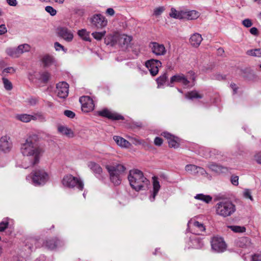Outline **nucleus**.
Returning a JSON list of instances; mask_svg holds the SVG:
<instances>
[{"instance_id": "nucleus-1", "label": "nucleus", "mask_w": 261, "mask_h": 261, "mask_svg": "<svg viewBox=\"0 0 261 261\" xmlns=\"http://www.w3.org/2000/svg\"><path fill=\"white\" fill-rule=\"evenodd\" d=\"M35 138V136H30L21 143L20 150L21 154L23 156L31 158L29 165H23V167L25 169L38 164L43 152L42 148L37 143Z\"/></svg>"}, {"instance_id": "nucleus-2", "label": "nucleus", "mask_w": 261, "mask_h": 261, "mask_svg": "<svg viewBox=\"0 0 261 261\" xmlns=\"http://www.w3.org/2000/svg\"><path fill=\"white\" fill-rule=\"evenodd\" d=\"M127 178L130 186L136 191L145 190L149 184V180L138 169L130 170Z\"/></svg>"}, {"instance_id": "nucleus-3", "label": "nucleus", "mask_w": 261, "mask_h": 261, "mask_svg": "<svg viewBox=\"0 0 261 261\" xmlns=\"http://www.w3.org/2000/svg\"><path fill=\"white\" fill-rule=\"evenodd\" d=\"M48 173L43 169H35L26 176V180L35 186H42L49 180Z\"/></svg>"}, {"instance_id": "nucleus-4", "label": "nucleus", "mask_w": 261, "mask_h": 261, "mask_svg": "<svg viewBox=\"0 0 261 261\" xmlns=\"http://www.w3.org/2000/svg\"><path fill=\"white\" fill-rule=\"evenodd\" d=\"M216 214L223 217L232 215L236 211V205L228 199H223L218 202L216 206Z\"/></svg>"}, {"instance_id": "nucleus-5", "label": "nucleus", "mask_w": 261, "mask_h": 261, "mask_svg": "<svg viewBox=\"0 0 261 261\" xmlns=\"http://www.w3.org/2000/svg\"><path fill=\"white\" fill-rule=\"evenodd\" d=\"M106 168L110 174L111 181L115 186L121 184V176L124 172L125 168L121 164H116L113 165H106Z\"/></svg>"}, {"instance_id": "nucleus-6", "label": "nucleus", "mask_w": 261, "mask_h": 261, "mask_svg": "<svg viewBox=\"0 0 261 261\" xmlns=\"http://www.w3.org/2000/svg\"><path fill=\"white\" fill-rule=\"evenodd\" d=\"M63 185L70 189H76L82 191L84 188L83 180L80 177L74 176L71 174L65 175L62 180Z\"/></svg>"}, {"instance_id": "nucleus-7", "label": "nucleus", "mask_w": 261, "mask_h": 261, "mask_svg": "<svg viewBox=\"0 0 261 261\" xmlns=\"http://www.w3.org/2000/svg\"><path fill=\"white\" fill-rule=\"evenodd\" d=\"M195 80V77H192L193 81L191 82L190 81L188 80L183 74H177L170 78V82L167 84V86L172 87L173 86V84L174 83H180L184 88H189L194 86Z\"/></svg>"}, {"instance_id": "nucleus-8", "label": "nucleus", "mask_w": 261, "mask_h": 261, "mask_svg": "<svg viewBox=\"0 0 261 261\" xmlns=\"http://www.w3.org/2000/svg\"><path fill=\"white\" fill-rule=\"evenodd\" d=\"M211 243L212 249L215 252H223L226 249L227 245L221 237H213L211 239Z\"/></svg>"}, {"instance_id": "nucleus-9", "label": "nucleus", "mask_w": 261, "mask_h": 261, "mask_svg": "<svg viewBox=\"0 0 261 261\" xmlns=\"http://www.w3.org/2000/svg\"><path fill=\"white\" fill-rule=\"evenodd\" d=\"M79 101L81 104L82 111L84 113L92 111L95 107L94 101L89 96H83L80 98Z\"/></svg>"}, {"instance_id": "nucleus-10", "label": "nucleus", "mask_w": 261, "mask_h": 261, "mask_svg": "<svg viewBox=\"0 0 261 261\" xmlns=\"http://www.w3.org/2000/svg\"><path fill=\"white\" fill-rule=\"evenodd\" d=\"M90 21L97 29H102L106 27L108 24L107 19L100 14L93 15L90 18Z\"/></svg>"}, {"instance_id": "nucleus-11", "label": "nucleus", "mask_w": 261, "mask_h": 261, "mask_svg": "<svg viewBox=\"0 0 261 261\" xmlns=\"http://www.w3.org/2000/svg\"><path fill=\"white\" fill-rule=\"evenodd\" d=\"M145 66L148 69L150 74L154 76L159 72V69L162 66L160 61L155 59H150L145 62Z\"/></svg>"}, {"instance_id": "nucleus-12", "label": "nucleus", "mask_w": 261, "mask_h": 261, "mask_svg": "<svg viewBox=\"0 0 261 261\" xmlns=\"http://www.w3.org/2000/svg\"><path fill=\"white\" fill-rule=\"evenodd\" d=\"M188 228L193 234L200 235L205 229L203 224L195 220H191L188 223Z\"/></svg>"}, {"instance_id": "nucleus-13", "label": "nucleus", "mask_w": 261, "mask_h": 261, "mask_svg": "<svg viewBox=\"0 0 261 261\" xmlns=\"http://www.w3.org/2000/svg\"><path fill=\"white\" fill-rule=\"evenodd\" d=\"M149 46L151 52L156 56H163L167 53V49L163 44L156 42H151Z\"/></svg>"}, {"instance_id": "nucleus-14", "label": "nucleus", "mask_w": 261, "mask_h": 261, "mask_svg": "<svg viewBox=\"0 0 261 261\" xmlns=\"http://www.w3.org/2000/svg\"><path fill=\"white\" fill-rule=\"evenodd\" d=\"M15 118L18 120L25 123L29 122L32 120H37L44 119L43 116L39 113L35 114L34 115H29L27 114H16L15 116Z\"/></svg>"}, {"instance_id": "nucleus-15", "label": "nucleus", "mask_w": 261, "mask_h": 261, "mask_svg": "<svg viewBox=\"0 0 261 261\" xmlns=\"http://www.w3.org/2000/svg\"><path fill=\"white\" fill-rule=\"evenodd\" d=\"M69 85L65 82H62L58 83L56 85V93L57 96L64 99L68 95Z\"/></svg>"}, {"instance_id": "nucleus-16", "label": "nucleus", "mask_w": 261, "mask_h": 261, "mask_svg": "<svg viewBox=\"0 0 261 261\" xmlns=\"http://www.w3.org/2000/svg\"><path fill=\"white\" fill-rule=\"evenodd\" d=\"M97 114L99 116L106 117L109 119L113 120H123L124 117L113 111L108 110V109H104L101 111L97 112Z\"/></svg>"}, {"instance_id": "nucleus-17", "label": "nucleus", "mask_w": 261, "mask_h": 261, "mask_svg": "<svg viewBox=\"0 0 261 261\" xmlns=\"http://www.w3.org/2000/svg\"><path fill=\"white\" fill-rule=\"evenodd\" d=\"M64 242L57 238L48 239L43 242V246L47 249L53 250L57 247H62Z\"/></svg>"}, {"instance_id": "nucleus-18", "label": "nucleus", "mask_w": 261, "mask_h": 261, "mask_svg": "<svg viewBox=\"0 0 261 261\" xmlns=\"http://www.w3.org/2000/svg\"><path fill=\"white\" fill-rule=\"evenodd\" d=\"M57 33L60 37L63 38L67 42H71L73 38L72 32L65 27H59L57 29Z\"/></svg>"}, {"instance_id": "nucleus-19", "label": "nucleus", "mask_w": 261, "mask_h": 261, "mask_svg": "<svg viewBox=\"0 0 261 261\" xmlns=\"http://www.w3.org/2000/svg\"><path fill=\"white\" fill-rule=\"evenodd\" d=\"M12 148V142L8 136H4L0 138V149L4 152H9Z\"/></svg>"}, {"instance_id": "nucleus-20", "label": "nucleus", "mask_w": 261, "mask_h": 261, "mask_svg": "<svg viewBox=\"0 0 261 261\" xmlns=\"http://www.w3.org/2000/svg\"><path fill=\"white\" fill-rule=\"evenodd\" d=\"M203 245V241L199 237L193 236L190 237L186 247L189 249H200L202 248Z\"/></svg>"}, {"instance_id": "nucleus-21", "label": "nucleus", "mask_w": 261, "mask_h": 261, "mask_svg": "<svg viewBox=\"0 0 261 261\" xmlns=\"http://www.w3.org/2000/svg\"><path fill=\"white\" fill-rule=\"evenodd\" d=\"M207 167L212 171L218 174L226 173L230 170V168L213 162L209 163Z\"/></svg>"}, {"instance_id": "nucleus-22", "label": "nucleus", "mask_w": 261, "mask_h": 261, "mask_svg": "<svg viewBox=\"0 0 261 261\" xmlns=\"http://www.w3.org/2000/svg\"><path fill=\"white\" fill-rule=\"evenodd\" d=\"M162 135L168 140L169 146L170 147L177 148L179 146V139L168 132H163Z\"/></svg>"}, {"instance_id": "nucleus-23", "label": "nucleus", "mask_w": 261, "mask_h": 261, "mask_svg": "<svg viewBox=\"0 0 261 261\" xmlns=\"http://www.w3.org/2000/svg\"><path fill=\"white\" fill-rule=\"evenodd\" d=\"M153 180V191L149 197V200L150 201L152 202L155 200V196L158 194L161 186L158 180V178L156 176H153L152 177Z\"/></svg>"}, {"instance_id": "nucleus-24", "label": "nucleus", "mask_w": 261, "mask_h": 261, "mask_svg": "<svg viewBox=\"0 0 261 261\" xmlns=\"http://www.w3.org/2000/svg\"><path fill=\"white\" fill-rule=\"evenodd\" d=\"M132 40V37L126 34H119L118 44L121 47H127Z\"/></svg>"}, {"instance_id": "nucleus-25", "label": "nucleus", "mask_w": 261, "mask_h": 261, "mask_svg": "<svg viewBox=\"0 0 261 261\" xmlns=\"http://www.w3.org/2000/svg\"><path fill=\"white\" fill-rule=\"evenodd\" d=\"M119 34H110L108 35L105 39V43L107 45L114 46L118 44Z\"/></svg>"}, {"instance_id": "nucleus-26", "label": "nucleus", "mask_w": 261, "mask_h": 261, "mask_svg": "<svg viewBox=\"0 0 261 261\" xmlns=\"http://www.w3.org/2000/svg\"><path fill=\"white\" fill-rule=\"evenodd\" d=\"M58 131L61 135L65 136L68 138H71L74 136L73 131L65 125H58Z\"/></svg>"}, {"instance_id": "nucleus-27", "label": "nucleus", "mask_w": 261, "mask_h": 261, "mask_svg": "<svg viewBox=\"0 0 261 261\" xmlns=\"http://www.w3.org/2000/svg\"><path fill=\"white\" fill-rule=\"evenodd\" d=\"M202 40L201 35L198 33H195L191 36L190 39L191 44L194 47H198Z\"/></svg>"}, {"instance_id": "nucleus-28", "label": "nucleus", "mask_w": 261, "mask_h": 261, "mask_svg": "<svg viewBox=\"0 0 261 261\" xmlns=\"http://www.w3.org/2000/svg\"><path fill=\"white\" fill-rule=\"evenodd\" d=\"M113 139L117 144L121 147L128 148L130 146V144L128 141L120 136H114Z\"/></svg>"}, {"instance_id": "nucleus-29", "label": "nucleus", "mask_w": 261, "mask_h": 261, "mask_svg": "<svg viewBox=\"0 0 261 261\" xmlns=\"http://www.w3.org/2000/svg\"><path fill=\"white\" fill-rule=\"evenodd\" d=\"M236 244L240 247H248L251 245V241L249 238L241 237L236 240Z\"/></svg>"}, {"instance_id": "nucleus-30", "label": "nucleus", "mask_w": 261, "mask_h": 261, "mask_svg": "<svg viewBox=\"0 0 261 261\" xmlns=\"http://www.w3.org/2000/svg\"><path fill=\"white\" fill-rule=\"evenodd\" d=\"M199 13L195 10L184 11V19L187 20H194L199 17Z\"/></svg>"}, {"instance_id": "nucleus-31", "label": "nucleus", "mask_w": 261, "mask_h": 261, "mask_svg": "<svg viewBox=\"0 0 261 261\" xmlns=\"http://www.w3.org/2000/svg\"><path fill=\"white\" fill-rule=\"evenodd\" d=\"M88 167L96 175H99L102 172V168L97 163L89 162L87 164Z\"/></svg>"}, {"instance_id": "nucleus-32", "label": "nucleus", "mask_w": 261, "mask_h": 261, "mask_svg": "<svg viewBox=\"0 0 261 261\" xmlns=\"http://www.w3.org/2000/svg\"><path fill=\"white\" fill-rule=\"evenodd\" d=\"M184 11H177L174 8H172L169 13V16L175 19H184Z\"/></svg>"}, {"instance_id": "nucleus-33", "label": "nucleus", "mask_w": 261, "mask_h": 261, "mask_svg": "<svg viewBox=\"0 0 261 261\" xmlns=\"http://www.w3.org/2000/svg\"><path fill=\"white\" fill-rule=\"evenodd\" d=\"M25 245L28 248L32 251L35 248L39 247L38 241L35 238L28 239L25 241Z\"/></svg>"}, {"instance_id": "nucleus-34", "label": "nucleus", "mask_w": 261, "mask_h": 261, "mask_svg": "<svg viewBox=\"0 0 261 261\" xmlns=\"http://www.w3.org/2000/svg\"><path fill=\"white\" fill-rule=\"evenodd\" d=\"M6 54L12 58H18L20 56V54L18 50V47H9L6 49Z\"/></svg>"}, {"instance_id": "nucleus-35", "label": "nucleus", "mask_w": 261, "mask_h": 261, "mask_svg": "<svg viewBox=\"0 0 261 261\" xmlns=\"http://www.w3.org/2000/svg\"><path fill=\"white\" fill-rule=\"evenodd\" d=\"M185 97L187 99L193 100L194 99L202 98L203 95L199 93L197 91L193 90L186 93Z\"/></svg>"}, {"instance_id": "nucleus-36", "label": "nucleus", "mask_w": 261, "mask_h": 261, "mask_svg": "<svg viewBox=\"0 0 261 261\" xmlns=\"http://www.w3.org/2000/svg\"><path fill=\"white\" fill-rule=\"evenodd\" d=\"M42 62L44 66L48 67L55 62V59L50 55H46L43 57Z\"/></svg>"}, {"instance_id": "nucleus-37", "label": "nucleus", "mask_w": 261, "mask_h": 261, "mask_svg": "<svg viewBox=\"0 0 261 261\" xmlns=\"http://www.w3.org/2000/svg\"><path fill=\"white\" fill-rule=\"evenodd\" d=\"M194 198L196 199L201 200L205 202L206 203H209L212 200V197L210 195H204L203 194H197Z\"/></svg>"}, {"instance_id": "nucleus-38", "label": "nucleus", "mask_w": 261, "mask_h": 261, "mask_svg": "<svg viewBox=\"0 0 261 261\" xmlns=\"http://www.w3.org/2000/svg\"><path fill=\"white\" fill-rule=\"evenodd\" d=\"M168 78L167 73H164L162 75H161L160 77H159L156 79V82L158 83V88H163L164 85L166 84L167 82V80Z\"/></svg>"}, {"instance_id": "nucleus-39", "label": "nucleus", "mask_w": 261, "mask_h": 261, "mask_svg": "<svg viewBox=\"0 0 261 261\" xmlns=\"http://www.w3.org/2000/svg\"><path fill=\"white\" fill-rule=\"evenodd\" d=\"M78 35L84 40L90 41V33L86 29H82L77 32Z\"/></svg>"}, {"instance_id": "nucleus-40", "label": "nucleus", "mask_w": 261, "mask_h": 261, "mask_svg": "<svg viewBox=\"0 0 261 261\" xmlns=\"http://www.w3.org/2000/svg\"><path fill=\"white\" fill-rule=\"evenodd\" d=\"M39 75L38 79L43 83H46L50 78V74L47 71L40 72Z\"/></svg>"}, {"instance_id": "nucleus-41", "label": "nucleus", "mask_w": 261, "mask_h": 261, "mask_svg": "<svg viewBox=\"0 0 261 261\" xmlns=\"http://www.w3.org/2000/svg\"><path fill=\"white\" fill-rule=\"evenodd\" d=\"M197 168L198 166L192 164L187 165L185 167L186 171L192 175L197 174Z\"/></svg>"}, {"instance_id": "nucleus-42", "label": "nucleus", "mask_w": 261, "mask_h": 261, "mask_svg": "<svg viewBox=\"0 0 261 261\" xmlns=\"http://www.w3.org/2000/svg\"><path fill=\"white\" fill-rule=\"evenodd\" d=\"M247 54L249 56L261 57V48H256L247 50Z\"/></svg>"}, {"instance_id": "nucleus-43", "label": "nucleus", "mask_w": 261, "mask_h": 261, "mask_svg": "<svg viewBox=\"0 0 261 261\" xmlns=\"http://www.w3.org/2000/svg\"><path fill=\"white\" fill-rule=\"evenodd\" d=\"M228 227L234 232L242 233L246 231V228L244 226L231 225L228 226Z\"/></svg>"}, {"instance_id": "nucleus-44", "label": "nucleus", "mask_w": 261, "mask_h": 261, "mask_svg": "<svg viewBox=\"0 0 261 261\" xmlns=\"http://www.w3.org/2000/svg\"><path fill=\"white\" fill-rule=\"evenodd\" d=\"M18 50L20 55L25 52H28L30 50L31 47L28 44H23L18 46Z\"/></svg>"}, {"instance_id": "nucleus-45", "label": "nucleus", "mask_w": 261, "mask_h": 261, "mask_svg": "<svg viewBox=\"0 0 261 261\" xmlns=\"http://www.w3.org/2000/svg\"><path fill=\"white\" fill-rule=\"evenodd\" d=\"M2 80L3 82L4 88L6 90L9 91L12 89V84L9 80L5 77H3L2 79Z\"/></svg>"}, {"instance_id": "nucleus-46", "label": "nucleus", "mask_w": 261, "mask_h": 261, "mask_svg": "<svg viewBox=\"0 0 261 261\" xmlns=\"http://www.w3.org/2000/svg\"><path fill=\"white\" fill-rule=\"evenodd\" d=\"M106 31L98 32H95L92 33V36L97 40H100L105 35Z\"/></svg>"}, {"instance_id": "nucleus-47", "label": "nucleus", "mask_w": 261, "mask_h": 261, "mask_svg": "<svg viewBox=\"0 0 261 261\" xmlns=\"http://www.w3.org/2000/svg\"><path fill=\"white\" fill-rule=\"evenodd\" d=\"M8 219H4L3 220L0 222V232L4 231L7 228H8Z\"/></svg>"}, {"instance_id": "nucleus-48", "label": "nucleus", "mask_w": 261, "mask_h": 261, "mask_svg": "<svg viewBox=\"0 0 261 261\" xmlns=\"http://www.w3.org/2000/svg\"><path fill=\"white\" fill-rule=\"evenodd\" d=\"M165 10V8L164 6L156 7L153 10V15L155 16H160Z\"/></svg>"}, {"instance_id": "nucleus-49", "label": "nucleus", "mask_w": 261, "mask_h": 261, "mask_svg": "<svg viewBox=\"0 0 261 261\" xmlns=\"http://www.w3.org/2000/svg\"><path fill=\"white\" fill-rule=\"evenodd\" d=\"M243 196L245 198H248L251 200V201L253 200V197L251 195V192L249 189H245L243 191Z\"/></svg>"}, {"instance_id": "nucleus-50", "label": "nucleus", "mask_w": 261, "mask_h": 261, "mask_svg": "<svg viewBox=\"0 0 261 261\" xmlns=\"http://www.w3.org/2000/svg\"><path fill=\"white\" fill-rule=\"evenodd\" d=\"M45 11L51 16H55L57 14V11L51 6H47L45 8Z\"/></svg>"}, {"instance_id": "nucleus-51", "label": "nucleus", "mask_w": 261, "mask_h": 261, "mask_svg": "<svg viewBox=\"0 0 261 261\" xmlns=\"http://www.w3.org/2000/svg\"><path fill=\"white\" fill-rule=\"evenodd\" d=\"M54 47L56 51H60L61 50H62L65 53H66L67 51V49H65L62 45H61L58 42H56L54 43Z\"/></svg>"}, {"instance_id": "nucleus-52", "label": "nucleus", "mask_w": 261, "mask_h": 261, "mask_svg": "<svg viewBox=\"0 0 261 261\" xmlns=\"http://www.w3.org/2000/svg\"><path fill=\"white\" fill-rule=\"evenodd\" d=\"M231 183L234 186H238L239 185V176L235 175H232L230 177Z\"/></svg>"}, {"instance_id": "nucleus-53", "label": "nucleus", "mask_w": 261, "mask_h": 261, "mask_svg": "<svg viewBox=\"0 0 261 261\" xmlns=\"http://www.w3.org/2000/svg\"><path fill=\"white\" fill-rule=\"evenodd\" d=\"M242 24L245 27L249 28L252 26V22L251 19L246 18L242 21Z\"/></svg>"}, {"instance_id": "nucleus-54", "label": "nucleus", "mask_w": 261, "mask_h": 261, "mask_svg": "<svg viewBox=\"0 0 261 261\" xmlns=\"http://www.w3.org/2000/svg\"><path fill=\"white\" fill-rule=\"evenodd\" d=\"M64 114L68 118H73L75 116V114L73 112L70 110H65L64 112Z\"/></svg>"}, {"instance_id": "nucleus-55", "label": "nucleus", "mask_w": 261, "mask_h": 261, "mask_svg": "<svg viewBox=\"0 0 261 261\" xmlns=\"http://www.w3.org/2000/svg\"><path fill=\"white\" fill-rule=\"evenodd\" d=\"M154 143L155 145L160 146L163 143V140L162 138L157 137L154 139Z\"/></svg>"}, {"instance_id": "nucleus-56", "label": "nucleus", "mask_w": 261, "mask_h": 261, "mask_svg": "<svg viewBox=\"0 0 261 261\" xmlns=\"http://www.w3.org/2000/svg\"><path fill=\"white\" fill-rule=\"evenodd\" d=\"M252 261H261V254L256 253L252 256Z\"/></svg>"}, {"instance_id": "nucleus-57", "label": "nucleus", "mask_w": 261, "mask_h": 261, "mask_svg": "<svg viewBox=\"0 0 261 261\" xmlns=\"http://www.w3.org/2000/svg\"><path fill=\"white\" fill-rule=\"evenodd\" d=\"M38 99L36 98L31 97L28 99V103L31 106H35L37 103Z\"/></svg>"}, {"instance_id": "nucleus-58", "label": "nucleus", "mask_w": 261, "mask_h": 261, "mask_svg": "<svg viewBox=\"0 0 261 261\" xmlns=\"http://www.w3.org/2000/svg\"><path fill=\"white\" fill-rule=\"evenodd\" d=\"M15 70L14 69L13 67H9L5 68L3 70V73L6 72V73H13L15 72Z\"/></svg>"}, {"instance_id": "nucleus-59", "label": "nucleus", "mask_w": 261, "mask_h": 261, "mask_svg": "<svg viewBox=\"0 0 261 261\" xmlns=\"http://www.w3.org/2000/svg\"><path fill=\"white\" fill-rule=\"evenodd\" d=\"M254 159L257 163L261 164V151L255 155Z\"/></svg>"}, {"instance_id": "nucleus-60", "label": "nucleus", "mask_w": 261, "mask_h": 261, "mask_svg": "<svg viewBox=\"0 0 261 261\" xmlns=\"http://www.w3.org/2000/svg\"><path fill=\"white\" fill-rule=\"evenodd\" d=\"M7 32V28L5 24H1L0 25V35H4Z\"/></svg>"}, {"instance_id": "nucleus-61", "label": "nucleus", "mask_w": 261, "mask_h": 261, "mask_svg": "<svg viewBox=\"0 0 261 261\" xmlns=\"http://www.w3.org/2000/svg\"><path fill=\"white\" fill-rule=\"evenodd\" d=\"M197 171V174H200L201 175H204V174H206V172L204 168L199 167V166H198Z\"/></svg>"}, {"instance_id": "nucleus-62", "label": "nucleus", "mask_w": 261, "mask_h": 261, "mask_svg": "<svg viewBox=\"0 0 261 261\" xmlns=\"http://www.w3.org/2000/svg\"><path fill=\"white\" fill-rule=\"evenodd\" d=\"M106 14L110 16H113L115 14V11L113 8H109L106 10Z\"/></svg>"}, {"instance_id": "nucleus-63", "label": "nucleus", "mask_w": 261, "mask_h": 261, "mask_svg": "<svg viewBox=\"0 0 261 261\" xmlns=\"http://www.w3.org/2000/svg\"><path fill=\"white\" fill-rule=\"evenodd\" d=\"M250 33L255 36H256L258 34V30L255 27L251 28L250 29Z\"/></svg>"}, {"instance_id": "nucleus-64", "label": "nucleus", "mask_w": 261, "mask_h": 261, "mask_svg": "<svg viewBox=\"0 0 261 261\" xmlns=\"http://www.w3.org/2000/svg\"><path fill=\"white\" fill-rule=\"evenodd\" d=\"M34 261H46V257L44 255H41Z\"/></svg>"}]
</instances>
